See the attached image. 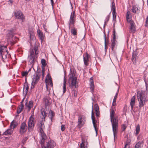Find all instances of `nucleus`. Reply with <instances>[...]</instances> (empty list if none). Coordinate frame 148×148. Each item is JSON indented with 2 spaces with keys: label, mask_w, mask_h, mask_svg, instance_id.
Here are the masks:
<instances>
[{
  "label": "nucleus",
  "mask_w": 148,
  "mask_h": 148,
  "mask_svg": "<svg viewBox=\"0 0 148 148\" xmlns=\"http://www.w3.org/2000/svg\"><path fill=\"white\" fill-rule=\"evenodd\" d=\"M114 110L113 109H112L111 112L110 113V117L112 126L114 140L115 141V135L117 133L118 131V123L117 120L114 116Z\"/></svg>",
  "instance_id": "nucleus-1"
},
{
  "label": "nucleus",
  "mask_w": 148,
  "mask_h": 148,
  "mask_svg": "<svg viewBox=\"0 0 148 148\" xmlns=\"http://www.w3.org/2000/svg\"><path fill=\"white\" fill-rule=\"evenodd\" d=\"M38 47H36V44L33 49H30V54L28 57V60L31 64L33 65L38 57Z\"/></svg>",
  "instance_id": "nucleus-2"
},
{
  "label": "nucleus",
  "mask_w": 148,
  "mask_h": 148,
  "mask_svg": "<svg viewBox=\"0 0 148 148\" xmlns=\"http://www.w3.org/2000/svg\"><path fill=\"white\" fill-rule=\"evenodd\" d=\"M75 72L72 70L71 69H70V72L69 75V81L71 82L72 87L75 88L78 87V82L77 81V77L75 76Z\"/></svg>",
  "instance_id": "nucleus-3"
},
{
  "label": "nucleus",
  "mask_w": 148,
  "mask_h": 148,
  "mask_svg": "<svg viewBox=\"0 0 148 148\" xmlns=\"http://www.w3.org/2000/svg\"><path fill=\"white\" fill-rule=\"evenodd\" d=\"M137 96L139 102V107L140 108L145 104L146 98L142 91H138L137 93Z\"/></svg>",
  "instance_id": "nucleus-4"
},
{
  "label": "nucleus",
  "mask_w": 148,
  "mask_h": 148,
  "mask_svg": "<svg viewBox=\"0 0 148 148\" xmlns=\"http://www.w3.org/2000/svg\"><path fill=\"white\" fill-rule=\"evenodd\" d=\"M14 32V29H11L8 31V33L7 34L8 42H10L12 45H14L15 43L14 40L16 37H14L15 35Z\"/></svg>",
  "instance_id": "nucleus-5"
},
{
  "label": "nucleus",
  "mask_w": 148,
  "mask_h": 148,
  "mask_svg": "<svg viewBox=\"0 0 148 148\" xmlns=\"http://www.w3.org/2000/svg\"><path fill=\"white\" fill-rule=\"evenodd\" d=\"M41 75V71L40 69L39 71L38 69L37 70L36 73V75H33L32 78V85H35L37 84L39 81Z\"/></svg>",
  "instance_id": "nucleus-6"
},
{
  "label": "nucleus",
  "mask_w": 148,
  "mask_h": 148,
  "mask_svg": "<svg viewBox=\"0 0 148 148\" xmlns=\"http://www.w3.org/2000/svg\"><path fill=\"white\" fill-rule=\"evenodd\" d=\"M41 114L42 115V116L41 117L42 120L40 122V124H39V127L40 128H43V127H44V123L43 122V121H45V118L47 115L45 111V109L44 108H42L41 110Z\"/></svg>",
  "instance_id": "nucleus-7"
},
{
  "label": "nucleus",
  "mask_w": 148,
  "mask_h": 148,
  "mask_svg": "<svg viewBox=\"0 0 148 148\" xmlns=\"http://www.w3.org/2000/svg\"><path fill=\"white\" fill-rule=\"evenodd\" d=\"M35 125L33 117L31 116L29 118L28 122V130L29 132L32 131L34 128Z\"/></svg>",
  "instance_id": "nucleus-8"
},
{
  "label": "nucleus",
  "mask_w": 148,
  "mask_h": 148,
  "mask_svg": "<svg viewBox=\"0 0 148 148\" xmlns=\"http://www.w3.org/2000/svg\"><path fill=\"white\" fill-rule=\"evenodd\" d=\"M75 12L73 11L71 12V14L70 20L69 21V27L70 28H72L74 26V18L75 17Z\"/></svg>",
  "instance_id": "nucleus-9"
},
{
  "label": "nucleus",
  "mask_w": 148,
  "mask_h": 148,
  "mask_svg": "<svg viewBox=\"0 0 148 148\" xmlns=\"http://www.w3.org/2000/svg\"><path fill=\"white\" fill-rule=\"evenodd\" d=\"M86 118L84 115H81L79 116L78 121V125L82 127L84 125L86 121Z\"/></svg>",
  "instance_id": "nucleus-10"
},
{
  "label": "nucleus",
  "mask_w": 148,
  "mask_h": 148,
  "mask_svg": "<svg viewBox=\"0 0 148 148\" xmlns=\"http://www.w3.org/2000/svg\"><path fill=\"white\" fill-rule=\"evenodd\" d=\"M93 105L92 106V111L91 113V119L92 121V123L94 128L96 132V135L97 134V127L96 124L97 121L95 120V117L93 111Z\"/></svg>",
  "instance_id": "nucleus-11"
},
{
  "label": "nucleus",
  "mask_w": 148,
  "mask_h": 148,
  "mask_svg": "<svg viewBox=\"0 0 148 148\" xmlns=\"http://www.w3.org/2000/svg\"><path fill=\"white\" fill-rule=\"evenodd\" d=\"M14 15L17 19H21L22 21H24V17L22 12L20 10H16L14 12Z\"/></svg>",
  "instance_id": "nucleus-12"
},
{
  "label": "nucleus",
  "mask_w": 148,
  "mask_h": 148,
  "mask_svg": "<svg viewBox=\"0 0 148 148\" xmlns=\"http://www.w3.org/2000/svg\"><path fill=\"white\" fill-rule=\"evenodd\" d=\"M27 129V126L26 123L25 122L22 123L21 125L20 128L19 132L20 134H23L25 132Z\"/></svg>",
  "instance_id": "nucleus-13"
},
{
  "label": "nucleus",
  "mask_w": 148,
  "mask_h": 148,
  "mask_svg": "<svg viewBox=\"0 0 148 148\" xmlns=\"http://www.w3.org/2000/svg\"><path fill=\"white\" fill-rule=\"evenodd\" d=\"M116 32L114 29L113 30V39L112 40V43L111 45V48L112 51H113L114 49L115 46L116 45Z\"/></svg>",
  "instance_id": "nucleus-14"
},
{
  "label": "nucleus",
  "mask_w": 148,
  "mask_h": 148,
  "mask_svg": "<svg viewBox=\"0 0 148 148\" xmlns=\"http://www.w3.org/2000/svg\"><path fill=\"white\" fill-rule=\"evenodd\" d=\"M90 56L88 53L86 52L83 55V60L84 64L86 66L88 65V62L89 61Z\"/></svg>",
  "instance_id": "nucleus-15"
},
{
  "label": "nucleus",
  "mask_w": 148,
  "mask_h": 148,
  "mask_svg": "<svg viewBox=\"0 0 148 148\" xmlns=\"http://www.w3.org/2000/svg\"><path fill=\"white\" fill-rule=\"evenodd\" d=\"M111 10L112 11V14L113 15V19L114 21L116 19V8L115 6L114 3V2H112L111 3Z\"/></svg>",
  "instance_id": "nucleus-16"
},
{
  "label": "nucleus",
  "mask_w": 148,
  "mask_h": 148,
  "mask_svg": "<svg viewBox=\"0 0 148 148\" xmlns=\"http://www.w3.org/2000/svg\"><path fill=\"white\" fill-rule=\"evenodd\" d=\"M135 96L132 97L131 98L130 104L131 107L130 111L131 112H132V111L135 112L134 110V106L135 104Z\"/></svg>",
  "instance_id": "nucleus-17"
},
{
  "label": "nucleus",
  "mask_w": 148,
  "mask_h": 148,
  "mask_svg": "<svg viewBox=\"0 0 148 148\" xmlns=\"http://www.w3.org/2000/svg\"><path fill=\"white\" fill-rule=\"evenodd\" d=\"M7 48V46L0 45V53L2 57L5 51L7 52V54H8V51L6 50V49Z\"/></svg>",
  "instance_id": "nucleus-18"
},
{
  "label": "nucleus",
  "mask_w": 148,
  "mask_h": 148,
  "mask_svg": "<svg viewBox=\"0 0 148 148\" xmlns=\"http://www.w3.org/2000/svg\"><path fill=\"white\" fill-rule=\"evenodd\" d=\"M130 29L132 33H134L136 31V28L135 27V23L134 21H132L130 24Z\"/></svg>",
  "instance_id": "nucleus-19"
},
{
  "label": "nucleus",
  "mask_w": 148,
  "mask_h": 148,
  "mask_svg": "<svg viewBox=\"0 0 148 148\" xmlns=\"http://www.w3.org/2000/svg\"><path fill=\"white\" fill-rule=\"evenodd\" d=\"M23 99L22 101L21 102V104L17 108V113L18 114H19L22 111L23 108L24 107V105L23 104Z\"/></svg>",
  "instance_id": "nucleus-20"
},
{
  "label": "nucleus",
  "mask_w": 148,
  "mask_h": 148,
  "mask_svg": "<svg viewBox=\"0 0 148 148\" xmlns=\"http://www.w3.org/2000/svg\"><path fill=\"white\" fill-rule=\"evenodd\" d=\"M33 101H29V104H27V103L26 102L25 104V106H26L28 108V111H29L30 110L31 108L33 106Z\"/></svg>",
  "instance_id": "nucleus-21"
},
{
  "label": "nucleus",
  "mask_w": 148,
  "mask_h": 148,
  "mask_svg": "<svg viewBox=\"0 0 148 148\" xmlns=\"http://www.w3.org/2000/svg\"><path fill=\"white\" fill-rule=\"evenodd\" d=\"M55 145V143H53V141L52 142L51 140L48 141L47 143V148H49V147L50 148H53Z\"/></svg>",
  "instance_id": "nucleus-22"
},
{
  "label": "nucleus",
  "mask_w": 148,
  "mask_h": 148,
  "mask_svg": "<svg viewBox=\"0 0 148 148\" xmlns=\"http://www.w3.org/2000/svg\"><path fill=\"white\" fill-rule=\"evenodd\" d=\"M138 55L136 52L134 51L132 53V60L133 63H134L136 59V56Z\"/></svg>",
  "instance_id": "nucleus-23"
},
{
  "label": "nucleus",
  "mask_w": 148,
  "mask_h": 148,
  "mask_svg": "<svg viewBox=\"0 0 148 148\" xmlns=\"http://www.w3.org/2000/svg\"><path fill=\"white\" fill-rule=\"evenodd\" d=\"M29 88V87L28 84H27V85H25V86H24L23 94V95H27Z\"/></svg>",
  "instance_id": "nucleus-24"
},
{
  "label": "nucleus",
  "mask_w": 148,
  "mask_h": 148,
  "mask_svg": "<svg viewBox=\"0 0 148 148\" xmlns=\"http://www.w3.org/2000/svg\"><path fill=\"white\" fill-rule=\"evenodd\" d=\"M103 33L104 34V44H105V41L106 42V45H107L109 44L108 40V36H106L105 34V30H104ZM108 34L109 33V31L108 32Z\"/></svg>",
  "instance_id": "nucleus-25"
},
{
  "label": "nucleus",
  "mask_w": 148,
  "mask_h": 148,
  "mask_svg": "<svg viewBox=\"0 0 148 148\" xmlns=\"http://www.w3.org/2000/svg\"><path fill=\"white\" fill-rule=\"evenodd\" d=\"M12 131L11 129H8L3 134V135H8L12 134Z\"/></svg>",
  "instance_id": "nucleus-26"
},
{
  "label": "nucleus",
  "mask_w": 148,
  "mask_h": 148,
  "mask_svg": "<svg viewBox=\"0 0 148 148\" xmlns=\"http://www.w3.org/2000/svg\"><path fill=\"white\" fill-rule=\"evenodd\" d=\"M90 89L91 90V92L93 93L94 90V82L92 81V82H90Z\"/></svg>",
  "instance_id": "nucleus-27"
},
{
  "label": "nucleus",
  "mask_w": 148,
  "mask_h": 148,
  "mask_svg": "<svg viewBox=\"0 0 148 148\" xmlns=\"http://www.w3.org/2000/svg\"><path fill=\"white\" fill-rule=\"evenodd\" d=\"M37 32L38 34V36L40 38V39L41 40H42L44 38L43 33L42 32H41L39 29L38 30Z\"/></svg>",
  "instance_id": "nucleus-28"
},
{
  "label": "nucleus",
  "mask_w": 148,
  "mask_h": 148,
  "mask_svg": "<svg viewBox=\"0 0 148 148\" xmlns=\"http://www.w3.org/2000/svg\"><path fill=\"white\" fill-rule=\"evenodd\" d=\"M50 79H51V77L49 73H48L46 77L45 80V82L46 84L47 87V83L48 82L49 80H50Z\"/></svg>",
  "instance_id": "nucleus-29"
},
{
  "label": "nucleus",
  "mask_w": 148,
  "mask_h": 148,
  "mask_svg": "<svg viewBox=\"0 0 148 148\" xmlns=\"http://www.w3.org/2000/svg\"><path fill=\"white\" fill-rule=\"evenodd\" d=\"M42 138L40 141V144L41 147H44V143L45 142V140L46 138V136H45V137H43V136H41Z\"/></svg>",
  "instance_id": "nucleus-30"
},
{
  "label": "nucleus",
  "mask_w": 148,
  "mask_h": 148,
  "mask_svg": "<svg viewBox=\"0 0 148 148\" xmlns=\"http://www.w3.org/2000/svg\"><path fill=\"white\" fill-rule=\"evenodd\" d=\"M44 101L45 102V106L46 108L47 107H48V106L50 105V102L48 99L46 98L44 99Z\"/></svg>",
  "instance_id": "nucleus-31"
},
{
  "label": "nucleus",
  "mask_w": 148,
  "mask_h": 148,
  "mask_svg": "<svg viewBox=\"0 0 148 148\" xmlns=\"http://www.w3.org/2000/svg\"><path fill=\"white\" fill-rule=\"evenodd\" d=\"M138 10V8L135 5H133L132 9V12L134 13H136L137 11Z\"/></svg>",
  "instance_id": "nucleus-32"
},
{
  "label": "nucleus",
  "mask_w": 148,
  "mask_h": 148,
  "mask_svg": "<svg viewBox=\"0 0 148 148\" xmlns=\"http://www.w3.org/2000/svg\"><path fill=\"white\" fill-rule=\"evenodd\" d=\"M118 96V92H116L115 95L114 97V98L113 100V102L112 103V106H114L116 104V99L117 98Z\"/></svg>",
  "instance_id": "nucleus-33"
},
{
  "label": "nucleus",
  "mask_w": 148,
  "mask_h": 148,
  "mask_svg": "<svg viewBox=\"0 0 148 148\" xmlns=\"http://www.w3.org/2000/svg\"><path fill=\"white\" fill-rule=\"evenodd\" d=\"M140 130V126L139 125H138L136 128V135H137L139 133Z\"/></svg>",
  "instance_id": "nucleus-34"
},
{
  "label": "nucleus",
  "mask_w": 148,
  "mask_h": 148,
  "mask_svg": "<svg viewBox=\"0 0 148 148\" xmlns=\"http://www.w3.org/2000/svg\"><path fill=\"white\" fill-rule=\"evenodd\" d=\"M41 63L42 64V66H45L47 65L46 60L44 59H41Z\"/></svg>",
  "instance_id": "nucleus-35"
},
{
  "label": "nucleus",
  "mask_w": 148,
  "mask_h": 148,
  "mask_svg": "<svg viewBox=\"0 0 148 148\" xmlns=\"http://www.w3.org/2000/svg\"><path fill=\"white\" fill-rule=\"evenodd\" d=\"M77 90L76 89L73 90L72 91V93L73 95H74V97H76L77 96Z\"/></svg>",
  "instance_id": "nucleus-36"
},
{
  "label": "nucleus",
  "mask_w": 148,
  "mask_h": 148,
  "mask_svg": "<svg viewBox=\"0 0 148 148\" xmlns=\"http://www.w3.org/2000/svg\"><path fill=\"white\" fill-rule=\"evenodd\" d=\"M141 143L139 142L137 143L135 145V148H140L141 147Z\"/></svg>",
  "instance_id": "nucleus-37"
},
{
  "label": "nucleus",
  "mask_w": 148,
  "mask_h": 148,
  "mask_svg": "<svg viewBox=\"0 0 148 148\" xmlns=\"http://www.w3.org/2000/svg\"><path fill=\"white\" fill-rule=\"evenodd\" d=\"M40 133L41 134V136H43V137H45L46 136L45 134L44 133V132L42 128H40Z\"/></svg>",
  "instance_id": "nucleus-38"
},
{
  "label": "nucleus",
  "mask_w": 148,
  "mask_h": 148,
  "mask_svg": "<svg viewBox=\"0 0 148 148\" xmlns=\"http://www.w3.org/2000/svg\"><path fill=\"white\" fill-rule=\"evenodd\" d=\"M49 113L51 115L50 118L51 120V121H52V119L53 118V117L54 116V114L53 112V111H52L51 110H50Z\"/></svg>",
  "instance_id": "nucleus-39"
},
{
  "label": "nucleus",
  "mask_w": 148,
  "mask_h": 148,
  "mask_svg": "<svg viewBox=\"0 0 148 148\" xmlns=\"http://www.w3.org/2000/svg\"><path fill=\"white\" fill-rule=\"evenodd\" d=\"M95 112H97L99 111V107L97 104H95Z\"/></svg>",
  "instance_id": "nucleus-40"
},
{
  "label": "nucleus",
  "mask_w": 148,
  "mask_h": 148,
  "mask_svg": "<svg viewBox=\"0 0 148 148\" xmlns=\"http://www.w3.org/2000/svg\"><path fill=\"white\" fill-rule=\"evenodd\" d=\"M110 14H108L106 17V19L105 20L104 22L105 23H107L108 22V21L110 18Z\"/></svg>",
  "instance_id": "nucleus-41"
},
{
  "label": "nucleus",
  "mask_w": 148,
  "mask_h": 148,
  "mask_svg": "<svg viewBox=\"0 0 148 148\" xmlns=\"http://www.w3.org/2000/svg\"><path fill=\"white\" fill-rule=\"evenodd\" d=\"M71 32L74 35H75L77 34L76 29L75 28L71 29Z\"/></svg>",
  "instance_id": "nucleus-42"
},
{
  "label": "nucleus",
  "mask_w": 148,
  "mask_h": 148,
  "mask_svg": "<svg viewBox=\"0 0 148 148\" xmlns=\"http://www.w3.org/2000/svg\"><path fill=\"white\" fill-rule=\"evenodd\" d=\"M64 72L65 73V71L64 70ZM63 92L64 93H65V74L64 75V79L63 81Z\"/></svg>",
  "instance_id": "nucleus-43"
},
{
  "label": "nucleus",
  "mask_w": 148,
  "mask_h": 148,
  "mask_svg": "<svg viewBox=\"0 0 148 148\" xmlns=\"http://www.w3.org/2000/svg\"><path fill=\"white\" fill-rule=\"evenodd\" d=\"M28 73V71H25L22 73V76H26Z\"/></svg>",
  "instance_id": "nucleus-44"
},
{
  "label": "nucleus",
  "mask_w": 148,
  "mask_h": 148,
  "mask_svg": "<svg viewBox=\"0 0 148 148\" xmlns=\"http://www.w3.org/2000/svg\"><path fill=\"white\" fill-rule=\"evenodd\" d=\"M145 26L148 27V16L146 18Z\"/></svg>",
  "instance_id": "nucleus-45"
},
{
  "label": "nucleus",
  "mask_w": 148,
  "mask_h": 148,
  "mask_svg": "<svg viewBox=\"0 0 148 148\" xmlns=\"http://www.w3.org/2000/svg\"><path fill=\"white\" fill-rule=\"evenodd\" d=\"M126 128V126L125 124H123L122 126V131H124L125 130Z\"/></svg>",
  "instance_id": "nucleus-46"
},
{
  "label": "nucleus",
  "mask_w": 148,
  "mask_h": 148,
  "mask_svg": "<svg viewBox=\"0 0 148 148\" xmlns=\"http://www.w3.org/2000/svg\"><path fill=\"white\" fill-rule=\"evenodd\" d=\"M130 14V12L129 11H128L127 12L126 15V18H128L129 17V16Z\"/></svg>",
  "instance_id": "nucleus-47"
},
{
  "label": "nucleus",
  "mask_w": 148,
  "mask_h": 148,
  "mask_svg": "<svg viewBox=\"0 0 148 148\" xmlns=\"http://www.w3.org/2000/svg\"><path fill=\"white\" fill-rule=\"evenodd\" d=\"M65 130V125H62L61 126V130L62 131H64Z\"/></svg>",
  "instance_id": "nucleus-48"
},
{
  "label": "nucleus",
  "mask_w": 148,
  "mask_h": 148,
  "mask_svg": "<svg viewBox=\"0 0 148 148\" xmlns=\"http://www.w3.org/2000/svg\"><path fill=\"white\" fill-rule=\"evenodd\" d=\"M126 19H127V22L128 23H130H130L131 22V21H133V20H131L130 19L129 17L128 18H126Z\"/></svg>",
  "instance_id": "nucleus-49"
},
{
  "label": "nucleus",
  "mask_w": 148,
  "mask_h": 148,
  "mask_svg": "<svg viewBox=\"0 0 148 148\" xmlns=\"http://www.w3.org/2000/svg\"><path fill=\"white\" fill-rule=\"evenodd\" d=\"M80 147L81 148H85L84 145L82 142L80 144Z\"/></svg>",
  "instance_id": "nucleus-50"
},
{
  "label": "nucleus",
  "mask_w": 148,
  "mask_h": 148,
  "mask_svg": "<svg viewBox=\"0 0 148 148\" xmlns=\"http://www.w3.org/2000/svg\"><path fill=\"white\" fill-rule=\"evenodd\" d=\"M45 66H42V72H45Z\"/></svg>",
  "instance_id": "nucleus-51"
},
{
  "label": "nucleus",
  "mask_w": 148,
  "mask_h": 148,
  "mask_svg": "<svg viewBox=\"0 0 148 148\" xmlns=\"http://www.w3.org/2000/svg\"><path fill=\"white\" fill-rule=\"evenodd\" d=\"M49 80V84L51 86H52L53 85V83H52V79H50Z\"/></svg>",
  "instance_id": "nucleus-52"
},
{
  "label": "nucleus",
  "mask_w": 148,
  "mask_h": 148,
  "mask_svg": "<svg viewBox=\"0 0 148 148\" xmlns=\"http://www.w3.org/2000/svg\"><path fill=\"white\" fill-rule=\"evenodd\" d=\"M27 84H28V83L27 82V78H26L25 79V82L24 84V86H25V85H27Z\"/></svg>",
  "instance_id": "nucleus-53"
},
{
  "label": "nucleus",
  "mask_w": 148,
  "mask_h": 148,
  "mask_svg": "<svg viewBox=\"0 0 148 148\" xmlns=\"http://www.w3.org/2000/svg\"><path fill=\"white\" fill-rule=\"evenodd\" d=\"M14 121H13L11 123L10 125V127H11V128H12V126L14 124Z\"/></svg>",
  "instance_id": "nucleus-54"
},
{
  "label": "nucleus",
  "mask_w": 148,
  "mask_h": 148,
  "mask_svg": "<svg viewBox=\"0 0 148 148\" xmlns=\"http://www.w3.org/2000/svg\"><path fill=\"white\" fill-rule=\"evenodd\" d=\"M105 45V50L106 51V49H107V45H106V42L105 41V44H104Z\"/></svg>",
  "instance_id": "nucleus-55"
},
{
  "label": "nucleus",
  "mask_w": 148,
  "mask_h": 148,
  "mask_svg": "<svg viewBox=\"0 0 148 148\" xmlns=\"http://www.w3.org/2000/svg\"><path fill=\"white\" fill-rule=\"evenodd\" d=\"M99 112L98 111L97 112H96V115L97 116H98L99 115Z\"/></svg>",
  "instance_id": "nucleus-56"
},
{
  "label": "nucleus",
  "mask_w": 148,
  "mask_h": 148,
  "mask_svg": "<svg viewBox=\"0 0 148 148\" xmlns=\"http://www.w3.org/2000/svg\"><path fill=\"white\" fill-rule=\"evenodd\" d=\"M17 126V125H16L15 124H14L13 126H12V128L13 129H14L16 126Z\"/></svg>",
  "instance_id": "nucleus-57"
},
{
  "label": "nucleus",
  "mask_w": 148,
  "mask_h": 148,
  "mask_svg": "<svg viewBox=\"0 0 148 148\" xmlns=\"http://www.w3.org/2000/svg\"><path fill=\"white\" fill-rule=\"evenodd\" d=\"M92 81H93V78L92 77L90 78V82H92Z\"/></svg>",
  "instance_id": "nucleus-58"
},
{
  "label": "nucleus",
  "mask_w": 148,
  "mask_h": 148,
  "mask_svg": "<svg viewBox=\"0 0 148 148\" xmlns=\"http://www.w3.org/2000/svg\"><path fill=\"white\" fill-rule=\"evenodd\" d=\"M45 73V72H42V79L44 78V73Z\"/></svg>",
  "instance_id": "nucleus-59"
},
{
  "label": "nucleus",
  "mask_w": 148,
  "mask_h": 148,
  "mask_svg": "<svg viewBox=\"0 0 148 148\" xmlns=\"http://www.w3.org/2000/svg\"><path fill=\"white\" fill-rule=\"evenodd\" d=\"M51 5L52 6H53V0H51Z\"/></svg>",
  "instance_id": "nucleus-60"
},
{
  "label": "nucleus",
  "mask_w": 148,
  "mask_h": 148,
  "mask_svg": "<svg viewBox=\"0 0 148 148\" xmlns=\"http://www.w3.org/2000/svg\"><path fill=\"white\" fill-rule=\"evenodd\" d=\"M107 23H105V22H104L103 26V27L104 28L105 27Z\"/></svg>",
  "instance_id": "nucleus-61"
},
{
  "label": "nucleus",
  "mask_w": 148,
  "mask_h": 148,
  "mask_svg": "<svg viewBox=\"0 0 148 148\" xmlns=\"http://www.w3.org/2000/svg\"><path fill=\"white\" fill-rule=\"evenodd\" d=\"M128 145V144L127 143L124 146V148H126L127 147Z\"/></svg>",
  "instance_id": "nucleus-62"
},
{
  "label": "nucleus",
  "mask_w": 148,
  "mask_h": 148,
  "mask_svg": "<svg viewBox=\"0 0 148 148\" xmlns=\"http://www.w3.org/2000/svg\"><path fill=\"white\" fill-rule=\"evenodd\" d=\"M34 85H32V84H31V89L34 88Z\"/></svg>",
  "instance_id": "nucleus-63"
},
{
  "label": "nucleus",
  "mask_w": 148,
  "mask_h": 148,
  "mask_svg": "<svg viewBox=\"0 0 148 148\" xmlns=\"http://www.w3.org/2000/svg\"><path fill=\"white\" fill-rule=\"evenodd\" d=\"M145 80V86H146V88H147V83L145 82V80Z\"/></svg>",
  "instance_id": "nucleus-64"
}]
</instances>
